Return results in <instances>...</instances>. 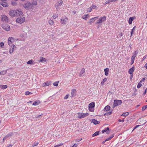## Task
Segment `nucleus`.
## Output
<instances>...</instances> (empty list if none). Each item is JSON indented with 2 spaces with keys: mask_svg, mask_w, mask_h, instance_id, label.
<instances>
[{
  "mask_svg": "<svg viewBox=\"0 0 147 147\" xmlns=\"http://www.w3.org/2000/svg\"><path fill=\"white\" fill-rule=\"evenodd\" d=\"M32 4L31 3L28 1L26 2L23 5L24 7L26 10H29L32 8Z\"/></svg>",
  "mask_w": 147,
  "mask_h": 147,
  "instance_id": "nucleus-1",
  "label": "nucleus"
},
{
  "mask_svg": "<svg viewBox=\"0 0 147 147\" xmlns=\"http://www.w3.org/2000/svg\"><path fill=\"white\" fill-rule=\"evenodd\" d=\"M122 103L121 100H114L113 107L114 108L118 105H120Z\"/></svg>",
  "mask_w": 147,
  "mask_h": 147,
  "instance_id": "nucleus-2",
  "label": "nucleus"
},
{
  "mask_svg": "<svg viewBox=\"0 0 147 147\" xmlns=\"http://www.w3.org/2000/svg\"><path fill=\"white\" fill-rule=\"evenodd\" d=\"M106 17L103 16L100 18L99 20L96 21V24H101L102 22H105L106 20Z\"/></svg>",
  "mask_w": 147,
  "mask_h": 147,
  "instance_id": "nucleus-3",
  "label": "nucleus"
},
{
  "mask_svg": "<svg viewBox=\"0 0 147 147\" xmlns=\"http://www.w3.org/2000/svg\"><path fill=\"white\" fill-rule=\"evenodd\" d=\"M25 18L24 17H23L22 18H17L16 20V22L17 23L21 24L23 23L25 21Z\"/></svg>",
  "mask_w": 147,
  "mask_h": 147,
  "instance_id": "nucleus-4",
  "label": "nucleus"
},
{
  "mask_svg": "<svg viewBox=\"0 0 147 147\" xmlns=\"http://www.w3.org/2000/svg\"><path fill=\"white\" fill-rule=\"evenodd\" d=\"M1 20L3 22L7 23L9 21L8 17L5 15H2L1 16Z\"/></svg>",
  "mask_w": 147,
  "mask_h": 147,
  "instance_id": "nucleus-5",
  "label": "nucleus"
},
{
  "mask_svg": "<svg viewBox=\"0 0 147 147\" xmlns=\"http://www.w3.org/2000/svg\"><path fill=\"white\" fill-rule=\"evenodd\" d=\"M78 117L80 119L84 118L85 117L87 116L89 114L88 113H78Z\"/></svg>",
  "mask_w": 147,
  "mask_h": 147,
  "instance_id": "nucleus-6",
  "label": "nucleus"
},
{
  "mask_svg": "<svg viewBox=\"0 0 147 147\" xmlns=\"http://www.w3.org/2000/svg\"><path fill=\"white\" fill-rule=\"evenodd\" d=\"M2 27L3 29L7 31H9L10 29L9 26L8 24H3Z\"/></svg>",
  "mask_w": 147,
  "mask_h": 147,
  "instance_id": "nucleus-7",
  "label": "nucleus"
},
{
  "mask_svg": "<svg viewBox=\"0 0 147 147\" xmlns=\"http://www.w3.org/2000/svg\"><path fill=\"white\" fill-rule=\"evenodd\" d=\"M16 17L20 16L21 17L23 16V12L21 11L18 10H15Z\"/></svg>",
  "mask_w": 147,
  "mask_h": 147,
  "instance_id": "nucleus-8",
  "label": "nucleus"
},
{
  "mask_svg": "<svg viewBox=\"0 0 147 147\" xmlns=\"http://www.w3.org/2000/svg\"><path fill=\"white\" fill-rule=\"evenodd\" d=\"M63 3V1L62 0H59V2L57 3L55 5V7L57 10L59 9V6H61Z\"/></svg>",
  "mask_w": 147,
  "mask_h": 147,
  "instance_id": "nucleus-9",
  "label": "nucleus"
},
{
  "mask_svg": "<svg viewBox=\"0 0 147 147\" xmlns=\"http://www.w3.org/2000/svg\"><path fill=\"white\" fill-rule=\"evenodd\" d=\"M15 10H12L9 12V15L11 17H16Z\"/></svg>",
  "mask_w": 147,
  "mask_h": 147,
  "instance_id": "nucleus-10",
  "label": "nucleus"
},
{
  "mask_svg": "<svg viewBox=\"0 0 147 147\" xmlns=\"http://www.w3.org/2000/svg\"><path fill=\"white\" fill-rule=\"evenodd\" d=\"M98 17H96L90 19L88 22V23L91 24L92 23L94 22L95 20H96L98 18Z\"/></svg>",
  "mask_w": 147,
  "mask_h": 147,
  "instance_id": "nucleus-11",
  "label": "nucleus"
},
{
  "mask_svg": "<svg viewBox=\"0 0 147 147\" xmlns=\"http://www.w3.org/2000/svg\"><path fill=\"white\" fill-rule=\"evenodd\" d=\"M95 106V103L94 102H92L90 103L88 106L89 107V110L90 111H93L91 110L90 109H92Z\"/></svg>",
  "mask_w": 147,
  "mask_h": 147,
  "instance_id": "nucleus-12",
  "label": "nucleus"
},
{
  "mask_svg": "<svg viewBox=\"0 0 147 147\" xmlns=\"http://www.w3.org/2000/svg\"><path fill=\"white\" fill-rule=\"evenodd\" d=\"M68 20V18L65 17L64 19H61V24H66Z\"/></svg>",
  "mask_w": 147,
  "mask_h": 147,
  "instance_id": "nucleus-13",
  "label": "nucleus"
},
{
  "mask_svg": "<svg viewBox=\"0 0 147 147\" xmlns=\"http://www.w3.org/2000/svg\"><path fill=\"white\" fill-rule=\"evenodd\" d=\"M76 94V90L75 89H73L71 90V97H73L75 96Z\"/></svg>",
  "mask_w": 147,
  "mask_h": 147,
  "instance_id": "nucleus-14",
  "label": "nucleus"
},
{
  "mask_svg": "<svg viewBox=\"0 0 147 147\" xmlns=\"http://www.w3.org/2000/svg\"><path fill=\"white\" fill-rule=\"evenodd\" d=\"M109 127H107L105 129L102 130V132L103 133L105 132H106V134H108L109 133Z\"/></svg>",
  "mask_w": 147,
  "mask_h": 147,
  "instance_id": "nucleus-15",
  "label": "nucleus"
},
{
  "mask_svg": "<svg viewBox=\"0 0 147 147\" xmlns=\"http://www.w3.org/2000/svg\"><path fill=\"white\" fill-rule=\"evenodd\" d=\"M51 84V82L50 81H48L46 82H44L43 83L42 86L43 87L46 86H48L50 85Z\"/></svg>",
  "mask_w": 147,
  "mask_h": 147,
  "instance_id": "nucleus-16",
  "label": "nucleus"
},
{
  "mask_svg": "<svg viewBox=\"0 0 147 147\" xmlns=\"http://www.w3.org/2000/svg\"><path fill=\"white\" fill-rule=\"evenodd\" d=\"M134 67L133 66L128 71V73L130 74L131 75L133 74V72L134 70Z\"/></svg>",
  "mask_w": 147,
  "mask_h": 147,
  "instance_id": "nucleus-17",
  "label": "nucleus"
},
{
  "mask_svg": "<svg viewBox=\"0 0 147 147\" xmlns=\"http://www.w3.org/2000/svg\"><path fill=\"white\" fill-rule=\"evenodd\" d=\"M0 4L3 7H7V3L4 2H0Z\"/></svg>",
  "mask_w": 147,
  "mask_h": 147,
  "instance_id": "nucleus-18",
  "label": "nucleus"
},
{
  "mask_svg": "<svg viewBox=\"0 0 147 147\" xmlns=\"http://www.w3.org/2000/svg\"><path fill=\"white\" fill-rule=\"evenodd\" d=\"M92 122L95 125H96L99 123L100 121H97L95 119H92Z\"/></svg>",
  "mask_w": 147,
  "mask_h": 147,
  "instance_id": "nucleus-19",
  "label": "nucleus"
},
{
  "mask_svg": "<svg viewBox=\"0 0 147 147\" xmlns=\"http://www.w3.org/2000/svg\"><path fill=\"white\" fill-rule=\"evenodd\" d=\"M135 17H131L129 18L128 21L129 23V24H131L132 23V21L135 19Z\"/></svg>",
  "mask_w": 147,
  "mask_h": 147,
  "instance_id": "nucleus-20",
  "label": "nucleus"
},
{
  "mask_svg": "<svg viewBox=\"0 0 147 147\" xmlns=\"http://www.w3.org/2000/svg\"><path fill=\"white\" fill-rule=\"evenodd\" d=\"M14 47H16V46L14 45H13V47H11V48H10V49H9V53L10 54L12 53L13 52V49H14Z\"/></svg>",
  "mask_w": 147,
  "mask_h": 147,
  "instance_id": "nucleus-21",
  "label": "nucleus"
},
{
  "mask_svg": "<svg viewBox=\"0 0 147 147\" xmlns=\"http://www.w3.org/2000/svg\"><path fill=\"white\" fill-rule=\"evenodd\" d=\"M138 53V51H135L133 53V56L132 57L135 58Z\"/></svg>",
  "mask_w": 147,
  "mask_h": 147,
  "instance_id": "nucleus-22",
  "label": "nucleus"
},
{
  "mask_svg": "<svg viewBox=\"0 0 147 147\" xmlns=\"http://www.w3.org/2000/svg\"><path fill=\"white\" fill-rule=\"evenodd\" d=\"M110 107L109 106L107 105L104 108V111H108L110 110Z\"/></svg>",
  "mask_w": 147,
  "mask_h": 147,
  "instance_id": "nucleus-23",
  "label": "nucleus"
},
{
  "mask_svg": "<svg viewBox=\"0 0 147 147\" xmlns=\"http://www.w3.org/2000/svg\"><path fill=\"white\" fill-rule=\"evenodd\" d=\"M40 103V102L39 100L35 101L33 103V105L36 106L38 105Z\"/></svg>",
  "mask_w": 147,
  "mask_h": 147,
  "instance_id": "nucleus-24",
  "label": "nucleus"
},
{
  "mask_svg": "<svg viewBox=\"0 0 147 147\" xmlns=\"http://www.w3.org/2000/svg\"><path fill=\"white\" fill-rule=\"evenodd\" d=\"M46 61V60L45 58L41 57H40V59L39 61V62H42V61Z\"/></svg>",
  "mask_w": 147,
  "mask_h": 147,
  "instance_id": "nucleus-25",
  "label": "nucleus"
},
{
  "mask_svg": "<svg viewBox=\"0 0 147 147\" xmlns=\"http://www.w3.org/2000/svg\"><path fill=\"white\" fill-rule=\"evenodd\" d=\"M104 71L105 73V75L107 76L108 74V72L109 71V69L108 68H105L104 70Z\"/></svg>",
  "mask_w": 147,
  "mask_h": 147,
  "instance_id": "nucleus-26",
  "label": "nucleus"
},
{
  "mask_svg": "<svg viewBox=\"0 0 147 147\" xmlns=\"http://www.w3.org/2000/svg\"><path fill=\"white\" fill-rule=\"evenodd\" d=\"M13 135V133L11 132L10 133L6 135L4 138H7L8 137H12Z\"/></svg>",
  "mask_w": 147,
  "mask_h": 147,
  "instance_id": "nucleus-27",
  "label": "nucleus"
},
{
  "mask_svg": "<svg viewBox=\"0 0 147 147\" xmlns=\"http://www.w3.org/2000/svg\"><path fill=\"white\" fill-rule=\"evenodd\" d=\"M7 87V85H0V88L2 89H4L6 88Z\"/></svg>",
  "mask_w": 147,
  "mask_h": 147,
  "instance_id": "nucleus-28",
  "label": "nucleus"
},
{
  "mask_svg": "<svg viewBox=\"0 0 147 147\" xmlns=\"http://www.w3.org/2000/svg\"><path fill=\"white\" fill-rule=\"evenodd\" d=\"M89 15L88 14L85 15L84 16H82V18L86 20L88 18V17H89Z\"/></svg>",
  "mask_w": 147,
  "mask_h": 147,
  "instance_id": "nucleus-29",
  "label": "nucleus"
},
{
  "mask_svg": "<svg viewBox=\"0 0 147 147\" xmlns=\"http://www.w3.org/2000/svg\"><path fill=\"white\" fill-rule=\"evenodd\" d=\"M136 26H134L133 28V29L131 30V36H132V34L135 31V28Z\"/></svg>",
  "mask_w": 147,
  "mask_h": 147,
  "instance_id": "nucleus-30",
  "label": "nucleus"
},
{
  "mask_svg": "<svg viewBox=\"0 0 147 147\" xmlns=\"http://www.w3.org/2000/svg\"><path fill=\"white\" fill-rule=\"evenodd\" d=\"M129 114V113L128 112H126L125 113H123L121 116H122L126 117Z\"/></svg>",
  "mask_w": 147,
  "mask_h": 147,
  "instance_id": "nucleus-31",
  "label": "nucleus"
},
{
  "mask_svg": "<svg viewBox=\"0 0 147 147\" xmlns=\"http://www.w3.org/2000/svg\"><path fill=\"white\" fill-rule=\"evenodd\" d=\"M34 61L32 59L30 60L29 61L27 62V63L28 64L31 65L33 64Z\"/></svg>",
  "mask_w": 147,
  "mask_h": 147,
  "instance_id": "nucleus-32",
  "label": "nucleus"
},
{
  "mask_svg": "<svg viewBox=\"0 0 147 147\" xmlns=\"http://www.w3.org/2000/svg\"><path fill=\"white\" fill-rule=\"evenodd\" d=\"M99 131H97L94 133L92 135V137H94L96 136H97L99 135Z\"/></svg>",
  "mask_w": 147,
  "mask_h": 147,
  "instance_id": "nucleus-33",
  "label": "nucleus"
},
{
  "mask_svg": "<svg viewBox=\"0 0 147 147\" xmlns=\"http://www.w3.org/2000/svg\"><path fill=\"white\" fill-rule=\"evenodd\" d=\"M112 113V111H111L108 112H107L104 114V115H111Z\"/></svg>",
  "mask_w": 147,
  "mask_h": 147,
  "instance_id": "nucleus-34",
  "label": "nucleus"
},
{
  "mask_svg": "<svg viewBox=\"0 0 147 147\" xmlns=\"http://www.w3.org/2000/svg\"><path fill=\"white\" fill-rule=\"evenodd\" d=\"M31 4H32V5H36L37 4V1L36 0H34L32 3Z\"/></svg>",
  "mask_w": 147,
  "mask_h": 147,
  "instance_id": "nucleus-35",
  "label": "nucleus"
},
{
  "mask_svg": "<svg viewBox=\"0 0 147 147\" xmlns=\"http://www.w3.org/2000/svg\"><path fill=\"white\" fill-rule=\"evenodd\" d=\"M107 80V79L106 78H104L103 80H102V81L101 82V84L102 85H103L104 82H105Z\"/></svg>",
  "mask_w": 147,
  "mask_h": 147,
  "instance_id": "nucleus-36",
  "label": "nucleus"
},
{
  "mask_svg": "<svg viewBox=\"0 0 147 147\" xmlns=\"http://www.w3.org/2000/svg\"><path fill=\"white\" fill-rule=\"evenodd\" d=\"M85 72V69L84 68H82V69L80 73V76H82V74L83 73H84Z\"/></svg>",
  "mask_w": 147,
  "mask_h": 147,
  "instance_id": "nucleus-37",
  "label": "nucleus"
},
{
  "mask_svg": "<svg viewBox=\"0 0 147 147\" xmlns=\"http://www.w3.org/2000/svg\"><path fill=\"white\" fill-rule=\"evenodd\" d=\"M49 23L51 25H53L54 24L53 21L51 20H49Z\"/></svg>",
  "mask_w": 147,
  "mask_h": 147,
  "instance_id": "nucleus-38",
  "label": "nucleus"
},
{
  "mask_svg": "<svg viewBox=\"0 0 147 147\" xmlns=\"http://www.w3.org/2000/svg\"><path fill=\"white\" fill-rule=\"evenodd\" d=\"M135 59V58L131 57V61L130 63L131 65H132L134 63Z\"/></svg>",
  "mask_w": 147,
  "mask_h": 147,
  "instance_id": "nucleus-39",
  "label": "nucleus"
},
{
  "mask_svg": "<svg viewBox=\"0 0 147 147\" xmlns=\"http://www.w3.org/2000/svg\"><path fill=\"white\" fill-rule=\"evenodd\" d=\"M59 82V81L55 82L53 83V85L54 86H57L58 85Z\"/></svg>",
  "mask_w": 147,
  "mask_h": 147,
  "instance_id": "nucleus-40",
  "label": "nucleus"
},
{
  "mask_svg": "<svg viewBox=\"0 0 147 147\" xmlns=\"http://www.w3.org/2000/svg\"><path fill=\"white\" fill-rule=\"evenodd\" d=\"M32 94V93L28 91H27L25 92V95H29V94Z\"/></svg>",
  "mask_w": 147,
  "mask_h": 147,
  "instance_id": "nucleus-41",
  "label": "nucleus"
},
{
  "mask_svg": "<svg viewBox=\"0 0 147 147\" xmlns=\"http://www.w3.org/2000/svg\"><path fill=\"white\" fill-rule=\"evenodd\" d=\"M58 16V14L57 13H56L53 15V17L54 19H56Z\"/></svg>",
  "mask_w": 147,
  "mask_h": 147,
  "instance_id": "nucleus-42",
  "label": "nucleus"
},
{
  "mask_svg": "<svg viewBox=\"0 0 147 147\" xmlns=\"http://www.w3.org/2000/svg\"><path fill=\"white\" fill-rule=\"evenodd\" d=\"M147 108V105H145V106H144L142 108V111H144L145 110L146 108Z\"/></svg>",
  "mask_w": 147,
  "mask_h": 147,
  "instance_id": "nucleus-43",
  "label": "nucleus"
},
{
  "mask_svg": "<svg viewBox=\"0 0 147 147\" xmlns=\"http://www.w3.org/2000/svg\"><path fill=\"white\" fill-rule=\"evenodd\" d=\"M111 138H107L106 140H105V141L102 142V144H104L105 143L108 141H109L110 140Z\"/></svg>",
  "mask_w": 147,
  "mask_h": 147,
  "instance_id": "nucleus-44",
  "label": "nucleus"
},
{
  "mask_svg": "<svg viewBox=\"0 0 147 147\" xmlns=\"http://www.w3.org/2000/svg\"><path fill=\"white\" fill-rule=\"evenodd\" d=\"M142 86V84L140 83V82L138 83V84L137 85V87L138 88H140V87H141Z\"/></svg>",
  "mask_w": 147,
  "mask_h": 147,
  "instance_id": "nucleus-45",
  "label": "nucleus"
},
{
  "mask_svg": "<svg viewBox=\"0 0 147 147\" xmlns=\"http://www.w3.org/2000/svg\"><path fill=\"white\" fill-rule=\"evenodd\" d=\"M38 144V142H35L32 145V146L34 147V146H36Z\"/></svg>",
  "mask_w": 147,
  "mask_h": 147,
  "instance_id": "nucleus-46",
  "label": "nucleus"
},
{
  "mask_svg": "<svg viewBox=\"0 0 147 147\" xmlns=\"http://www.w3.org/2000/svg\"><path fill=\"white\" fill-rule=\"evenodd\" d=\"M1 74L2 75H4L5 74H6L7 73V70H6L5 71H1Z\"/></svg>",
  "mask_w": 147,
  "mask_h": 147,
  "instance_id": "nucleus-47",
  "label": "nucleus"
},
{
  "mask_svg": "<svg viewBox=\"0 0 147 147\" xmlns=\"http://www.w3.org/2000/svg\"><path fill=\"white\" fill-rule=\"evenodd\" d=\"M91 9H96V6L94 5H92L91 7Z\"/></svg>",
  "mask_w": 147,
  "mask_h": 147,
  "instance_id": "nucleus-48",
  "label": "nucleus"
},
{
  "mask_svg": "<svg viewBox=\"0 0 147 147\" xmlns=\"http://www.w3.org/2000/svg\"><path fill=\"white\" fill-rule=\"evenodd\" d=\"M12 41H8V45H9L10 46L13 47V45L12 44Z\"/></svg>",
  "mask_w": 147,
  "mask_h": 147,
  "instance_id": "nucleus-49",
  "label": "nucleus"
},
{
  "mask_svg": "<svg viewBox=\"0 0 147 147\" xmlns=\"http://www.w3.org/2000/svg\"><path fill=\"white\" fill-rule=\"evenodd\" d=\"M13 39L12 37H9L8 39V41H12V40H13Z\"/></svg>",
  "mask_w": 147,
  "mask_h": 147,
  "instance_id": "nucleus-50",
  "label": "nucleus"
},
{
  "mask_svg": "<svg viewBox=\"0 0 147 147\" xmlns=\"http://www.w3.org/2000/svg\"><path fill=\"white\" fill-rule=\"evenodd\" d=\"M82 140V138L77 139L75 140V141L76 142H78L81 141Z\"/></svg>",
  "mask_w": 147,
  "mask_h": 147,
  "instance_id": "nucleus-51",
  "label": "nucleus"
},
{
  "mask_svg": "<svg viewBox=\"0 0 147 147\" xmlns=\"http://www.w3.org/2000/svg\"><path fill=\"white\" fill-rule=\"evenodd\" d=\"M4 44L3 42H1L0 43V47H3L4 46Z\"/></svg>",
  "mask_w": 147,
  "mask_h": 147,
  "instance_id": "nucleus-52",
  "label": "nucleus"
},
{
  "mask_svg": "<svg viewBox=\"0 0 147 147\" xmlns=\"http://www.w3.org/2000/svg\"><path fill=\"white\" fill-rule=\"evenodd\" d=\"M124 119H123L122 120L119 119L118 120V121L119 122H123L124 121Z\"/></svg>",
  "mask_w": 147,
  "mask_h": 147,
  "instance_id": "nucleus-53",
  "label": "nucleus"
},
{
  "mask_svg": "<svg viewBox=\"0 0 147 147\" xmlns=\"http://www.w3.org/2000/svg\"><path fill=\"white\" fill-rule=\"evenodd\" d=\"M145 80V78H143L142 80H141L140 82H144Z\"/></svg>",
  "mask_w": 147,
  "mask_h": 147,
  "instance_id": "nucleus-54",
  "label": "nucleus"
},
{
  "mask_svg": "<svg viewBox=\"0 0 147 147\" xmlns=\"http://www.w3.org/2000/svg\"><path fill=\"white\" fill-rule=\"evenodd\" d=\"M78 146V144H75L72 146L71 147H77Z\"/></svg>",
  "mask_w": 147,
  "mask_h": 147,
  "instance_id": "nucleus-55",
  "label": "nucleus"
},
{
  "mask_svg": "<svg viewBox=\"0 0 147 147\" xmlns=\"http://www.w3.org/2000/svg\"><path fill=\"white\" fill-rule=\"evenodd\" d=\"M147 88H146L145 90H144V93H143V95H145V94H146V90H147Z\"/></svg>",
  "mask_w": 147,
  "mask_h": 147,
  "instance_id": "nucleus-56",
  "label": "nucleus"
},
{
  "mask_svg": "<svg viewBox=\"0 0 147 147\" xmlns=\"http://www.w3.org/2000/svg\"><path fill=\"white\" fill-rule=\"evenodd\" d=\"M140 126V125H136L134 128V129L133 131L135 129H136V128H137V127H139Z\"/></svg>",
  "mask_w": 147,
  "mask_h": 147,
  "instance_id": "nucleus-57",
  "label": "nucleus"
},
{
  "mask_svg": "<svg viewBox=\"0 0 147 147\" xmlns=\"http://www.w3.org/2000/svg\"><path fill=\"white\" fill-rule=\"evenodd\" d=\"M118 0H109V1L111 2H115Z\"/></svg>",
  "mask_w": 147,
  "mask_h": 147,
  "instance_id": "nucleus-58",
  "label": "nucleus"
},
{
  "mask_svg": "<svg viewBox=\"0 0 147 147\" xmlns=\"http://www.w3.org/2000/svg\"><path fill=\"white\" fill-rule=\"evenodd\" d=\"M42 114H41V115H38V116H36V118H39L42 115Z\"/></svg>",
  "mask_w": 147,
  "mask_h": 147,
  "instance_id": "nucleus-59",
  "label": "nucleus"
},
{
  "mask_svg": "<svg viewBox=\"0 0 147 147\" xmlns=\"http://www.w3.org/2000/svg\"><path fill=\"white\" fill-rule=\"evenodd\" d=\"M123 33H122V32H121L119 33V36H120V37H121L122 36H123Z\"/></svg>",
  "mask_w": 147,
  "mask_h": 147,
  "instance_id": "nucleus-60",
  "label": "nucleus"
},
{
  "mask_svg": "<svg viewBox=\"0 0 147 147\" xmlns=\"http://www.w3.org/2000/svg\"><path fill=\"white\" fill-rule=\"evenodd\" d=\"M63 143H61L60 144H58L57 145H58V147H59V146H62L63 145Z\"/></svg>",
  "mask_w": 147,
  "mask_h": 147,
  "instance_id": "nucleus-61",
  "label": "nucleus"
},
{
  "mask_svg": "<svg viewBox=\"0 0 147 147\" xmlns=\"http://www.w3.org/2000/svg\"><path fill=\"white\" fill-rule=\"evenodd\" d=\"M12 4L14 6L16 5V3L15 2H12Z\"/></svg>",
  "mask_w": 147,
  "mask_h": 147,
  "instance_id": "nucleus-62",
  "label": "nucleus"
},
{
  "mask_svg": "<svg viewBox=\"0 0 147 147\" xmlns=\"http://www.w3.org/2000/svg\"><path fill=\"white\" fill-rule=\"evenodd\" d=\"M144 67L145 68H146V69H147V63L146 64H145V65L144 66Z\"/></svg>",
  "mask_w": 147,
  "mask_h": 147,
  "instance_id": "nucleus-63",
  "label": "nucleus"
},
{
  "mask_svg": "<svg viewBox=\"0 0 147 147\" xmlns=\"http://www.w3.org/2000/svg\"><path fill=\"white\" fill-rule=\"evenodd\" d=\"M8 145L7 147H11L13 145L11 144H8Z\"/></svg>",
  "mask_w": 147,
  "mask_h": 147,
  "instance_id": "nucleus-64",
  "label": "nucleus"
}]
</instances>
